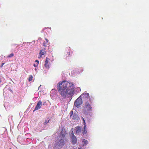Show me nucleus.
<instances>
[{
    "mask_svg": "<svg viewBox=\"0 0 149 149\" xmlns=\"http://www.w3.org/2000/svg\"><path fill=\"white\" fill-rule=\"evenodd\" d=\"M5 63H2L1 64V65L0 67H3V65Z\"/></svg>",
    "mask_w": 149,
    "mask_h": 149,
    "instance_id": "nucleus-19",
    "label": "nucleus"
},
{
    "mask_svg": "<svg viewBox=\"0 0 149 149\" xmlns=\"http://www.w3.org/2000/svg\"><path fill=\"white\" fill-rule=\"evenodd\" d=\"M87 131H83V134H85L86 132Z\"/></svg>",
    "mask_w": 149,
    "mask_h": 149,
    "instance_id": "nucleus-22",
    "label": "nucleus"
},
{
    "mask_svg": "<svg viewBox=\"0 0 149 149\" xmlns=\"http://www.w3.org/2000/svg\"><path fill=\"white\" fill-rule=\"evenodd\" d=\"M77 89L79 91V90H80L79 88H77Z\"/></svg>",
    "mask_w": 149,
    "mask_h": 149,
    "instance_id": "nucleus-25",
    "label": "nucleus"
},
{
    "mask_svg": "<svg viewBox=\"0 0 149 149\" xmlns=\"http://www.w3.org/2000/svg\"><path fill=\"white\" fill-rule=\"evenodd\" d=\"M92 108L91 105L88 102H86L84 103L82 111L83 113L85 115H88L89 111H92Z\"/></svg>",
    "mask_w": 149,
    "mask_h": 149,
    "instance_id": "nucleus-3",
    "label": "nucleus"
},
{
    "mask_svg": "<svg viewBox=\"0 0 149 149\" xmlns=\"http://www.w3.org/2000/svg\"><path fill=\"white\" fill-rule=\"evenodd\" d=\"M83 124L84 125V127L85 128L86 127V125H86V123H85V122H83Z\"/></svg>",
    "mask_w": 149,
    "mask_h": 149,
    "instance_id": "nucleus-20",
    "label": "nucleus"
},
{
    "mask_svg": "<svg viewBox=\"0 0 149 149\" xmlns=\"http://www.w3.org/2000/svg\"><path fill=\"white\" fill-rule=\"evenodd\" d=\"M49 120H45V121L44 122L43 124L44 125H46L47 123H48L49 122Z\"/></svg>",
    "mask_w": 149,
    "mask_h": 149,
    "instance_id": "nucleus-16",
    "label": "nucleus"
},
{
    "mask_svg": "<svg viewBox=\"0 0 149 149\" xmlns=\"http://www.w3.org/2000/svg\"><path fill=\"white\" fill-rule=\"evenodd\" d=\"M70 117L74 120H78L79 119V117L77 113H73V111H70Z\"/></svg>",
    "mask_w": 149,
    "mask_h": 149,
    "instance_id": "nucleus-5",
    "label": "nucleus"
},
{
    "mask_svg": "<svg viewBox=\"0 0 149 149\" xmlns=\"http://www.w3.org/2000/svg\"><path fill=\"white\" fill-rule=\"evenodd\" d=\"M79 97L81 98L82 97L85 100H86L89 98V95L88 93H84L82 94Z\"/></svg>",
    "mask_w": 149,
    "mask_h": 149,
    "instance_id": "nucleus-7",
    "label": "nucleus"
},
{
    "mask_svg": "<svg viewBox=\"0 0 149 149\" xmlns=\"http://www.w3.org/2000/svg\"><path fill=\"white\" fill-rule=\"evenodd\" d=\"M50 59L47 57L46 58L45 61V66L47 68H49V61Z\"/></svg>",
    "mask_w": 149,
    "mask_h": 149,
    "instance_id": "nucleus-11",
    "label": "nucleus"
},
{
    "mask_svg": "<svg viewBox=\"0 0 149 149\" xmlns=\"http://www.w3.org/2000/svg\"><path fill=\"white\" fill-rule=\"evenodd\" d=\"M82 142L84 143V145H86L88 143V141H87V140H86L85 139H83Z\"/></svg>",
    "mask_w": 149,
    "mask_h": 149,
    "instance_id": "nucleus-13",
    "label": "nucleus"
},
{
    "mask_svg": "<svg viewBox=\"0 0 149 149\" xmlns=\"http://www.w3.org/2000/svg\"><path fill=\"white\" fill-rule=\"evenodd\" d=\"M70 49L69 48V49H68V50H66L67 52H65V57L66 59H69V57L70 56Z\"/></svg>",
    "mask_w": 149,
    "mask_h": 149,
    "instance_id": "nucleus-9",
    "label": "nucleus"
},
{
    "mask_svg": "<svg viewBox=\"0 0 149 149\" xmlns=\"http://www.w3.org/2000/svg\"><path fill=\"white\" fill-rule=\"evenodd\" d=\"M76 131L77 133V132H79V131Z\"/></svg>",
    "mask_w": 149,
    "mask_h": 149,
    "instance_id": "nucleus-27",
    "label": "nucleus"
},
{
    "mask_svg": "<svg viewBox=\"0 0 149 149\" xmlns=\"http://www.w3.org/2000/svg\"><path fill=\"white\" fill-rule=\"evenodd\" d=\"M71 133L72 134L71 137V141L72 144H75L77 142V138L73 134V131H72Z\"/></svg>",
    "mask_w": 149,
    "mask_h": 149,
    "instance_id": "nucleus-6",
    "label": "nucleus"
},
{
    "mask_svg": "<svg viewBox=\"0 0 149 149\" xmlns=\"http://www.w3.org/2000/svg\"><path fill=\"white\" fill-rule=\"evenodd\" d=\"M14 56V54L13 53H12L8 55L7 56V58H11L12 57H13Z\"/></svg>",
    "mask_w": 149,
    "mask_h": 149,
    "instance_id": "nucleus-14",
    "label": "nucleus"
},
{
    "mask_svg": "<svg viewBox=\"0 0 149 149\" xmlns=\"http://www.w3.org/2000/svg\"><path fill=\"white\" fill-rule=\"evenodd\" d=\"M1 81L0 80V83L1 82Z\"/></svg>",
    "mask_w": 149,
    "mask_h": 149,
    "instance_id": "nucleus-28",
    "label": "nucleus"
},
{
    "mask_svg": "<svg viewBox=\"0 0 149 149\" xmlns=\"http://www.w3.org/2000/svg\"><path fill=\"white\" fill-rule=\"evenodd\" d=\"M46 54V52L45 51V48L44 49H42V50H40V52L39 53V56H38L39 58H41L42 55H44Z\"/></svg>",
    "mask_w": 149,
    "mask_h": 149,
    "instance_id": "nucleus-10",
    "label": "nucleus"
},
{
    "mask_svg": "<svg viewBox=\"0 0 149 149\" xmlns=\"http://www.w3.org/2000/svg\"><path fill=\"white\" fill-rule=\"evenodd\" d=\"M67 134L66 131H61L57 136V142L56 146L58 147V148H60L63 146L68 141V139L65 137Z\"/></svg>",
    "mask_w": 149,
    "mask_h": 149,
    "instance_id": "nucleus-2",
    "label": "nucleus"
},
{
    "mask_svg": "<svg viewBox=\"0 0 149 149\" xmlns=\"http://www.w3.org/2000/svg\"><path fill=\"white\" fill-rule=\"evenodd\" d=\"M45 40L46 41V43H47L48 42V40L47 38H45Z\"/></svg>",
    "mask_w": 149,
    "mask_h": 149,
    "instance_id": "nucleus-24",
    "label": "nucleus"
},
{
    "mask_svg": "<svg viewBox=\"0 0 149 149\" xmlns=\"http://www.w3.org/2000/svg\"><path fill=\"white\" fill-rule=\"evenodd\" d=\"M82 104V101L80 97H79L75 101L74 105L77 108H79L80 105Z\"/></svg>",
    "mask_w": 149,
    "mask_h": 149,
    "instance_id": "nucleus-4",
    "label": "nucleus"
},
{
    "mask_svg": "<svg viewBox=\"0 0 149 149\" xmlns=\"http://www.w3.org/2000/svg\"><path fill=\"white\" fill-rule=\"evenodd\" d=\"M32 79H33V76H32V75H29V79H28L29 81H31L32 80Z\"/></svg>",
    "mask_w": 149,
    "mask_h": 149,
    "instance_id": "nucleus-15",
    "label": "nucleus"
},
{
    "mask_svg": "<svg viewBox=\"0 0 149 149\" xmlns=\"http://www.w3.org/2000/svg\"><path fill=\"white\" fill-rule=\"evenodd\" d=\"M42 105V102L41 101H39L37 103L36 106L34 110L33 111L34 112L36 110H38L40 109Z\"/></svg>",
    "mask_w": 149,
    "mask_h": 149,
    "instance_id": "nucleus-8",
    "label": "nucleus"
},
{
    "mask_svg": "<svg viewBox=\"0 0 149 149\" xmlns=\"http://www.w3.org/2000/svg\"><path fill=\"white\" fill-rule=\"evenodd\" d=\"M35 62L36 63H39V61H38L37 60H36L35 61Z\"/></svg>",
    "mask_w": 149,
    "mask_h": 149,
    "instance_id": "nucleus-21",
    "label": "nucleus"
},
{
    "mask_svg": "<svg viewBox=\"0 0 149 149\" xmlns=\"http://www.w3.org/2000/svg\"><path fill=\"white\" fill-rule=\"evenodd\" d=\"M57 88L59 94L64 98L72 97L76 93L74 84L68 81H60L57 85Z\"/></svg>",
    "mask_w": 149,
    "mask_h": 149,
    "instance_id": "nucleus-1",
    "label": "nucleus"
},
{
    "mask_svg": "<svg viewBox=\"0 0 149 149\" xmlns=\"http://www.w3.org/2000/svg\"><path fill=\"white\" fill-rule=\"evenodd\" d=\"M81 127L77 126L75 127V130H81Z\"/></svg>",
    "mask_w": 149,
    "mask_h": 149,
    "instance_id": "nucleus-12",
    "label": "nucleus"
},
{
    "mask_svg": "<svg viewBox=\"0 0 149 149\" xmlns=\"http://www.w3.org/2000/svg\"><path fill=\"white\" fill-rule=\"evenodd\" d=\"M78 149H82L80 147Z\"/></svg>",
    "mask_w": 149,
    "mask_h": 149,
    "instance_id": "nucleus-26",
    "label": "nucleus"
},
{
    "mask_svg": "<svg viewBox=\"0 0 149 149\" xmlns=\"http://www.w3.org/2000/svg\"><path fill=\"white\" fill-rule=\"evenodd\" d=\"M47 43H46L44 41L43 42V46H45V47H46V44H47Z\"/></svg>",
    "mask_w": 149,
    "mask_h": 149,
    "instance_id": "nucleus-18",
    "label": "nucleus"
},
{
    "mask_svg": "<svg viewBox=\"0 0 149 149\" xmlns=\"http://www.w3.org/2000/svg\"><path fill=\"white\" fill-rule=\"evenodd\" d=\"M38 63H36L34 64H33V66L35 67H37L38 66Z\"/></svg>",
    "mask_w": 149,
    "mask_h": 149,
    "instance_id": "nucleus-17",
    "label": "nucleus"
},
{
    "mask_svg": "<svg viewBox=\"0 0 149 149\" xmlns=\"http://www.w3.org/2000/svg\"><path fill=\"white\" fill-rule=\"evenodd\" d=\"M9 149H11V148H10Z\"/></svg>",
    "mask_w": 149,
    "mask_h": 149,
    "instance_id": "nucleus-29",
    "label": "nucleus"
},
{
    "mask_svg": "<svg viewBox=\"0 0 149 149\" xmlns=\"http://www.w3.org/2000/svg\"><path fill=\"white\" fill-rule=\"evenodd\" d=\"M81 118L83 120V122H85V120H84V118L83 117H81Z\"/></svg>",
    "mask_w": 149,
    "mask_h": 149,
    "instance_id": "nucleus-23",
    "label": "nucleus"
}]
</instances>
